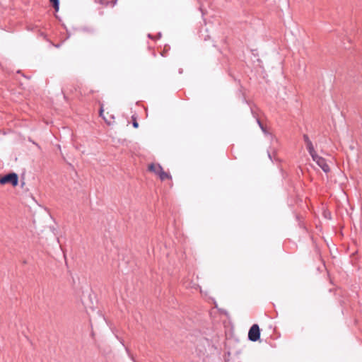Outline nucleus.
Listing matches in <instances>:
<instances>
[{
  "label": "nucleus",
  "mask_w": 362,
  "mask_h": 362,
  "mask_svg": "<svg viewBox=\"0 0 362 362\" xmlns=\"http://www.w3.org/2000/svg\"><path fill=\"white\" fill-rule=\"evenodd\" d=\"M18 177L17 174L13 173H9L1 178H0V184L5 185L6 183H11L13 186L18 185Z\"/></svg>",
  "instance_id": "f03ea898"
},
{
  "label": "nucleus",
  "mask_w": 362,
  "mask_h": 362,
  "mask_svg": "<svg viewBox=\"0 0 362 362\" xmlns=\"http://www.w3.org/2000/svg\"><path fill=\"white\" fill-rule=\"evenodd\" d=\"M49 1L53 4V6L56 11L59 10V0H49Z\"/></svg>",
  "instance_id": "6e6552de"
},
{
  "label": "nucleus",
  "mask_w": 362,
  "mask_h": 362,
  "mask_svg": "<svg viewBox=\"0 0 362 362\" xmlns=\"http://www.w3.org/2000/svg\"><path fill=\"white\" fill-rule=\"evenodd\" d=\"M162 168H163L159 164L151 163L148 166V170L154 173L157 175L159 174V173L162 170Z\"/></svg>",
  "instance_id": "39448f33"
},
{
  "label": "nucleus",
  "mask_w": 362,
  "mask_h": 362,
  "mask_svg": "<svg viewBox=\"0 0 362 362\" xmlns=\"http://www.w3.org/2000/svg\"><path fill=\"white\" fill-rule=\"evenodd\" d=\"M313 158V160L318 165V166L326 173L330 171L329 166L326 162V160L320 156L316 151H314L313 153L310 154Z\"/></svg>",
  "instance_id": "f257e3e1"
},
{
  "label": "nucleus",
  "mask_w": 362,
  "mask_h": 362,
  "mask_svg": "<svg viewBox=\"0 0 362 362\" xmlns=\"http://www.w3.org/2000/svg\"><path fill=\"white\" fill-rule=\"evenodd\" d=\"M158 175L162 181H164L165 180H171L172 179L171 175L168 173L165 172L163 168L160 171V173Z\"/></svg>",
  "instance_id": "423d86ee"
},
{
  "label": "nucleus",
  "mask_w": 362,
  "mask_h": 362,
  "mask_svg": "<svg viewBox=\"0 0 362 362\" xmlns=\"http://www.w3.org/2000/svg\"><path fill=\"white\" fill-rule=\"evenodd\" d=\"M303 139L306 145V148L309 152V153H313L314 151H315L314 146L313 145L312 141L310 140L308 135L304 134L303 135Z\"/></svg>",
  "instance_id": "20e7f679"
},
{
  "label": "nucleus",
  "mask_w": 362,
  "mask_h": 362,
  "mask_svg": "<svg viewBox=\"0 0 362 362\" xmlns=\"http://www.w3.org/2000/svg\"><path fill=\"white\" fill-rule=\"evenodd\" d=\"M112 118H113V117H112V115H110V119H112Z\"/></svg>",
  "instance_id": "9b49d317"
},
{
  "label": "nucleus",
  "mask_w": 362,
  "mask_h": 362,
  "mask_svg": "<svg viewBox=\"0 0 362 362\" xmlns=\"http://www.w3.org/2000/svg\"><path fill=\"white\" fill-rule=\"evenodd\" d=\"M260 330L258 325H253L248 332V338L252 341H256L259 339Z\"/></svg>",
  "instance_id": "7ed1b4c3"
},
{
  "label": "nucleus",
  "mask_w": 362,
  "mask_h": 362,
  "mask_svg": "<svg viewBox=\"0 0 362 362\" xmlns=\"http://www.w3.org/2000/svg\"><path fill=\"white\" fill-rule=\"evenodd\" d=\"M132 119H133V126L134 128H137L139 127V124L138 122H136V119L134 117H132Z\"/></svg>",
  "instance_id": "1a4fd4ad"
},
{
  "label": "nucleus",
  "mask_w": 362,
  "mask_h": 362,
  "mask_svg": "<svg viewBox=\"0 0 362 362\" xmlns=\"http://www.w3.org/2000/svg\"><path fill=\"white\" fill-rule=\"evenodd\" d=\"M84 306H85V308H86V309L87 312H88V306H87L86 305H85V304H84Z\"/></svg>",
  "instance_id": "9d476101"
},
{
  "label": "nucleus",
  "mask_w": 362,
  "mask_h": 362,
  "mask_svg": "<svg viewBox=\"0 0 362 362\" xmlns=\"http://www.w3.org/2000/svg\"><path fill=\"white\" fill-rule=\"evenodd\" d=\"M103 112H104L103 107V106H101L100 107V115L103 118V119L105 121V122L108 125H110L111 124V120H109L107 118H106V117L103 114Z\"/></svg>",
  "instance_id": "0eeeda50"
}]
</instances>
